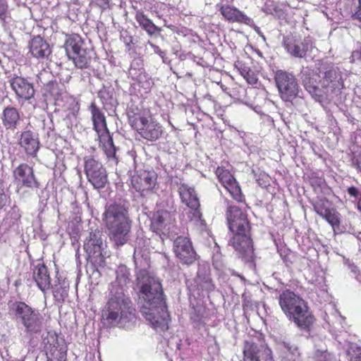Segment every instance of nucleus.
Listing matches in <instances>:
<instances>
[{
	"mask_svg": "<svg viewBox=\"0 0 361 361\" xmlns=\"http://www.w3.org/2000/svg\"><path fill=\"white\" fill-rule=\"evenodd\" d=\"M137 279L138 302L142 315L156 331H166L168 329L169 314L159 280L150 276L145 269L137 273Z\"/></svg>",
	"mask_w": 361,
	"mask_h": 361,
	"instance_id": "obj_1",
	"label": "nucleus"
},
{
	"mask_svg": "<svg viewBox=\"0 0 361 361\" xmlns=\"http://www.w3.org/2000/svg\"><path fill=\"white\" fill-rule=\"evenodd\" d=\"M130 283L126 267L116 271V279L109 287L108 301L102 310L104 323L110 326L128 327L135 318V310L124 291Z\"/></svg>",
	"mask_w": 361,
	"mask_h": 361,
	"instance_id": "obj_2",
	"label": "nucleus"
},
{
	"mask_svg": "<svg viewBox=\"0 0 361 361\" xmlns=\"http://www.w3.org/2000/svg\"><path fill=\"white\" fill-rule=\"evenodd\" d=\"M104 221L114 243L117 245L125 244L130 230V221L125 206L121 203L106 206L104 213Z\"/></svg>",
	"mask_w": 361,
	"mask_h": 361,
	"instance_id": "obj_3",
	"label": "nucleus"
},
{
	"mask_svg": "<svg viewBox=\"0 0 361 361\" xmlns=\"http://www.w3.org/2000/svg\"><path fill=\"white\" fill-rule=\"evenodd\" d=\"M279 302L283 313L298 326L306 329L313 323V316L306 302L293 291H283L279 297Z\"/></svg>",
	"mask_w": 361,
	"mask_h": 361,
	"instance_id": "obj_4",
	"label": "nucleus"
},
{
	"mask_svg": "<svg viewBox=\"0 0 361 361\" xmlns=\"http://www.w3.org/2000/svg\"><path fill=\"white\" fill-rule=\"evenodd\" d=\"M128 117L130 125L143 139L154 142L161 137L164 133L163 126L150 114L135 112L130 109L128 111Z\"/></svg>",
	"mask_w": 361,
	"mask_h": 361,
	"instance_id": "obj_5",
	"label": "nucleus"
},
{
	"mask_svg": "<svg viewBox=\"0 0 361 361\" xmlns=\"http://www.w3.org/2000/svg\"><path fill=\"white\" fill-rule=\"evenodd\" d=\"M9 314L13 319L22 324L27 333L36 334L42 328L43 317L38 310L24 302L16 301L8 304Z\"/></svg>",
	"mask_w": 361,
	"mask_h": 361,
	"instance_id": "obj_6",
	"label": "nucleus"
},
{
	"mask_svg": "<svg viewBox=\"0 0 361 361\" xmlns=\"http://www.w3.org/2000/svg\"><path fill=\"white\" fill-rule=\"evenodd\" d=\"M94 130L96 131L100 144L108 159H116V149L106 126L104 113L92 103L90 106Z\"/></svg>",
	"mask_w": 361,
	"mask_h": 361,
	"instance_id": "obj_7",
	"label": "nucleus"
},
{
	"mask_svg": "<svg viewBox=\"0 0 361 361\" xmlns=\"http://www.w3.org/2000/svg\"><path fill=\"white\" fill-rule=\"evenodd\" d=\"M102 232L95 230L90 233L88 238L84 243L88 259L95 266L102 267L104 264L105 259L109 256L106 248V244L102 238Z\"/></svg>",
	"mask_w": 361,
	"mask_h": 361,
	"instance_id": "obj_8",
	"label": "nucleus"
},
{
	"mask_svg": "<svg viewBox=\"0 0 361 361\" xmlns=\"http://www.w3.org/2000/svg\"><path fill=\"white\" fill-rule=\"evenodd\" d=\"M85 173L94 189H102L108 182L107 173L102 164L93 157H85Z\"/></svg>",
	"mask_w": 361,
	"mask_h": 361,
	"instance_id": "obj_9",
	"label": "nucleus"
},
{
	"mask_svg": "<svg viewBox=\"0 0 361 361\" xmlns=\"http://www.w3.org/2000/svg\"><path fill=\"white\" fill-rule=\"evenodd\" d=\"M275 80L283 100L290 102L298 95L299 86L293 74L279 71L276 74Z\"/></svg>",
	"mask_w": 361,
	"mask_h": 361,
	"instance_id": "obj_10",
	"label": "nucleus"
},
{
	"mask_svg": "<svg viewBox=\"0 0 361 361\" xmlns=\"http://www.w3.org/2000/svg\"><path fill=\"white\" fill-rule=\"evenodd\" d=\"M178 192L182 202L192 210V216H189L190 220L202 224V214L199 210L200 202L194 188L185 183H180Z\"/></svg>",
	"mask_w": 361,
	"mask_h": 361,
	"instance_id": "obj_11",
	"label": "nucleus"
},
{
	"mask_svg": "<svg viewBox=\"0 0 361 361\" xmlns=\"http://www.w3.org/2000/svg\"><path fill=\"white\" fill-rule=\"evenodd\" d=\"M226 216L229 229L233 235L249 233L247 216L238 207L229 206Z\"/></svg>",
	"mask_w": 361,
	"mask_h": 361,
	"instance_id": "obj_12",
	"label": "nucleus"
},
{
	"mask_svg": "<svg viewBox=\"0 0 361 361\" xmlns=\"http://www.w3.org/2000/svg\"><path fill=\"white\" fill-rule=\"evenodd\" d=\"M243 361H274L272 350L266 345H258L245 341L243 346Z\"/></svg>",
	"mask_w": 361,
	"mask_h": 361,
	"instance_id": "obj_13",
	"label": "nucleus"
},
{
	"mask_svg": "<svg viewBox=\"0 0 361 361\" xmlns=\"http://www.w3.org/2000/svg\"><path fill=\"white\" fill-rule=\"evenodd\" d=\"M173 251L177 258L183 264H190L196 259V252L187 237L178 236L174 240Z\"/></svg>",
	"mask_w": 361,
	"mask_h": 361,
	"instance_id": "obj_14",
	"label": "nucleus"
},
{
	"mask_svg": "<svg viewBox=\"0 0 361 361\" xmlns=\"http://www.w3.org/2000/svg\"><path fill=\"white\" fill-rule=\"evenodd\" d=\"M229 243L245 261L251 262L253 259L254 250L248 233L233 235Z\"/></svg>",
	"mask_w": 361,
	"mask_h": 361,
	"instance_id": "obj_15",
	"label": "nucleus"
},
{
	"mask_svg": "<svg viewBox=\"0 0 361 361\" xmlns=\"http://www.w3.org/2000/svg\"><path fill=\"white\" fill-rule=\"evenodd\" d=\"M311 44L310 37L302 39L293 36L284 37L283 42V46L286 51L292 56L297 58H303Z\"/></svg>",
	"mask_w": 361,
	"mask_h": 361,
	"instance_id": "obj_16",
	"label": "nucleus"
},
{
	"mask_svg": "<svg viewBox=\"0 0 361 361\" xmlns=\"http://www.w3.org/2000/svg\"><path fill=\"white\" fill-rule=\"evenodd\" d=\"M174 218L168 211H157L151 221V229L159 235H166L173 226Z\"/></svg>",
	"mask_w": 361,
	"mask_h": 361,
	"instance_id": "obj_17",
	"label": "nucleus"
},
{
	"mask_svg": "<svg viewBox=\"0 0 361 361\" xmlns=\"http://www.w3.org/2000/svg\"><path fill=\"white\" fill-rule=\"evenodd\" d=\"M13 178L17 185L34 188H39V183L35 178L32 167L27 164H21L13 172Z\"/></svg>",
	"mask_w": 361,
	"mask_h": 361,
	"instance_id": "obj_18",
	"label": "nucleus"
},
{
	"mask_svg": "<svg viewBox=\"0 0 361 361\" xmlns=\"http://www.w3.org/2000/svg\"><path fill=\"white\" fill-rule=\"evenodd\" d=\"M216 175L231 195L238 202H241L243 200L241 190L231 173L224 168L218 167L216 170Z\"/></svg>",
	"mask_w": 361,
	"mask_h": 361,
	"instance_id": "obj_19",
	"label": "nucleus"
},
{
	"mask_svg": "<svg viewBox=\"0 0 361 361\" xmlns=\"http://www.w3.org/2000/svg\"><path fill=\"white\" fill-rule=\"evenodd\" d=\"M8 82L18 99L29 100L34 96L33 85L25 78L14 75L9 79Z\"/></svg>",
	"mask_w": 361,
	"mask_h": 361,
	"instance_id": "obj_20",
	"label": "nucleus"
},
{
	"mask_svg": "<svg viewBox=\"0 0 361 361\" xmlns=\"http://www.w3.org/2000/svg\"><path fill=\"white\" fill-rule=\"evenodd\" d=\"M133 187L142 195L152 190L157 184V175L153 171H144L132 178Z\"/></svg>",
	"mask_w": 361,
	"mask_h": 361,
	"instance_id": "obj_21",
	"label": "nucleus"
},
{
	"mask_svg": "<svg viewBox=\"0 0 361 361\" xmlns=\"http://www.w3.org/2000/svg\"><path fill=\"white\" fill-rule=\"evenodd\" d=\"M18 144L29 156L35 157L39 148V141L37 134L31 130L21 133Z\"/></svg>",
	"mask_w": 361,
	"mask_h": 361,
	"instance_id": "obj_22",
	"label": "nucleus"
},
{
	"mask_svg": "<svg viewBox=\"0 0 361 361\" xmlns=\"http://www.w3.org/2000/svg\"><path fill=\"white\" fill-rule=\"evenodd\" d=\"M32 278L37 287L46 293L50 288L51 280L47 267L43 264H37L32 271Z\"/></svg>",
	"mask_w": 361,
	"mask_h": 361,
	"instance_id": "obj_23",
	"label": "nucleus"
},
{
	"mask_svg": "<svg viewBox=\"0 0 361 361\" xmlns=\"http://www.w3.org/2000/svg\"><path fill=\"white\" fill-rule=\"evenodd\" d=\"M222 16L228 20L250 25L253 21L236 8L217 4Z\"/></svg>",
	"mask_w": 361,
	"mask_h": 361,
	"instance_id": "obj_24",
	"label": "nucleus"
},
{
	"mask_svg": "<svg viewBox=\"0 0 361 361\" xmlns=\"http://www.w3.org/2000/svg\"><path fill=\"white\" fill-rule=\"evenodd\" d=\"M30 51L37 59H44L51 54L49 44L40 36H36L32 39Z\"/></svg>",
	"mask_w": 361,
	"mask_h": 361,
	"instance_id": "obj_25",
	"label": "nucleus"
},
{
	"mask_svg": "<svg viewBox=\"0 0 361 361\" xmlns=\"http://www.w3.org/2000/svg\"><path fill=\"white\" fill-rule=\"evenodd\" d=\"M324 85L332 92L337 93L343 87L341 75L336 70L332 69L325 73Z\"/></svg>",
	"mask_w": 361,
	"mask_h": 361,
	"instance_id": "obj_26",
	"label": "nucleus"
},
{
	"mask_svg": "<svg viewBox=\"0 0 361 361\" xmlns=\"http://www.w3.org/2000/svg\"><path fill=\"white\" fill-rule=\"evenodd\" d=\"M1 118L6 129L14 130L20 121V114L16 108L8 106L4 109Z\"/></svg>",
	"mask_w": 361,
	"mask_h": 361,
	"instance_id": "obj_27",
	"label": "nucleus"
},
{
	"mask_svg": "<svg viewBox=\"0 0 361 361\" xmlns=\"http://www.w3.org/2000/svg\"><path fill=\"white\" fill-rule=\"evenodd\" d=\"M84 42L82 37L78 34L68 35L66 39L65 49L68 58L84 50Z\"/></svg>",
	"mask_w": 361,
	"mask_h": 361,
	"instance_id": "obj_28",
	"label": "nucleus"
},
{
	"mask_svg": "<svg viewBox=\"0 0 361 361\" xmlns=\"http://www.w3.org/2000/svg\"><path fill=\"white\" fill-rule=\"evenodd\" d=\"M47 350V361H66L67 349L64 344H59L56 341L54 343L50 344Z\"/></svg>",
	"mask_w": 361,
	"mask_h": 361,
	"instance_id": "obj_29",
	"label": "nucleus"
},
{
	"mask_svg": "<svg viewBox=\"0 0 361 361\" xmlns=\"http://www.w3.org/2000/svg\"><path fill=\"white\" fill-rule=\"evenodd\" d=\"M135 18L139 25L150 36L154 35L156 32L161 31V28L154 24V23L141 11L136 12Z\"/></svg>",
	"mask_w": 361,
	"mask_h": 361,
	"instance_id": "obj_30",
	"label": "nucleus"
},
{
	"mask_svg": "<svg viewBox=\"0 0 361 361\" xmlns=\"http://www.w3.org/2000/svg\"><path fill=\"white\" fill-rule=\"evenodd\" d=\"M69 59L73 61L77 68L80 69L87 68L90 66L91 63L92 51L87 49L80 50V52H78Z\"/></svg>",
	"mask_w": 361,
	"mask_h": 361,
	"instance_id": "obj_31",
	"label": "nucleus"
},
{
	"mask_svg": "<svg viewBox=\"0 0 361 361\" xmlns=\"http://www.w3.org/2000/svg\"><path fill=\"white\" fill-rule=\"evenodd\" d=\"M53 295L55 300L59 302L64 301L65 298L68 296L69 290V283L68 281L63 280L59 281L53 287Z\"/></svg>",
	"mask_w": 361,
	"mask_h": 361,
	"instance_id": "obj_32",
	"label": "nucleus"
},
{
	"mask_svg": "<svg viewBox=\"0 0 361 361\" xmlns=\"http://www.w3.org/2000/svg\"><path fill=\"white\" fill-rule=\"evenodd\" d=\"M312 359L313 361H336V357L326 350H316Z\"/></svg>",
	"mask_w": 361,
	"mask_h": 361,
	"instance_id": "obj_33",
	"label": "nucleus"
},
{
	"mask_svg": "<svg viewBox=\"0 0 361 361\" xmlns=\"http://www.w3.org/2000/svg\"><path fill=\"white\" fill-rule=\"evenodd\" d=\"M49 91L55 99L58 100L66 93L64 85L57 82H52L49 86Z\"/></svg>",
	"mask_w": 361,
	"mask_h": 361,
	"instance_id": "obj_34",
	"label": "nucleus"
},
{
	"mask_svg": "<svg viewBox=\"0 0 361 361\" xmlns=\"http://www.w3.org/2000/svg\"><path fill=\"white\" fill-rule=\"evenodd\" d=\"M11 18L8 4L6 0H0V21L5 24Z\"/></svg>",
	"mask_w": 361,
	"mask_h": 361,
	"instance_id": "obj_35",
	"label": "nucleus"
},
{
	"mask_svg": "<svg viewBox=\"0 0 361 361\" xmlns=\"http://www.w3.org/2000/svg\"><path fill=\"white\" fill-rule=\"evenodd\" d=\"M334 228L340 224L339 214L334 209H330L326 215L322 217Z\"/></svg>",
	"mask_w": 361,
	"mask_h": 361,
	"instance_id": "obj_36",
	"label": "nucleus"
},
{
	"mask_svg": "<svg viewBox=\"0 0 361 361\" xmlns=\"http://www.w3.org/2000/svg\"><path fill=\"white\" fill-rule=\"evenodd\" d=\"M314 211L322 217L326 215V213L331 209L329 208L328 201L319 200L314 204Z\"/></svg>",
	"mask_w": 361,
	"mask_h": 361,
	"instance_id": "obj_37",
	"label": "nucleus"
},
{
	"mask_svg": "<svg viewBox=\"0 0 361 361\" xmlns=\"http://www.w3.org/2000/svg\"><path fill=\"white\" fill-rule=\"evenodd\" d=\"M261 10L267 15H274L278 12V6L274 0H266Z\"/></svg>",
	"mask_w": 361,
	"mask_h": 361,
	"instance_id": "obj_38",
	"label": "nucleus"
},
{
	"mask_svg": "<svg viewBox=\"0 0 361 361\" xmlns=\"http://www.w3.org/2000/svg\"><path fill=\"white\" fill-rule=\"evenodd\" d=\"M243 78L250 85L256 84L258 80L257 75L251 69L247 71V74H246Z\"/></svg>",
	"mask_w": 361,
	"mask_h": 361,
	"instance_id": "obj_39",
	"label": "nucleus"
},
{
	"mask_svg": "<svg viewBox=\"0 0 361 361\" xmlns=\"http://www.w3.org/2000/svg\"><path fill=\"white\" fill-rule=\"evenodd\" d=\"M143 257L144 255L142 253L141 250L138 247H135L133 257L136 267H137L138 265H142Z\"/></svg>",
	"mask_w": 361,
	"mask_h": 361,
	"instance_id": "obj_40",
	"label": "nucleus"
},
{
	"mask_svg": "<svg viewBox=\"0 0 361 361\" xmlns=\"http://www.w3.org/2000/svg\"><path fill=\"white\" fill-rule=\"evenodd\" d=\"M136 70L135 68H130L129 70V75L135 80H137L139 83L142 82L143 79L146 78V75L141 71L138 75H136Z\"/></svg>",
	"mask_w": 361,
	"mask_h": 361,
	"instance_id": "obj_41",
	"label": "nucleus"
},
{
	"mask_svg": "<svg viewBox=\"0 0 361 361\" xmlns=\"http://www.w3.org/2000/svg\"><path fill=\"white\" fill-rule=\"evenodd\" d=\"M235 67L238 69L239 73L244 78L247 74V71L250 69V67L245 66L240 61H238L235 64Z\"/></svg>",
	"mask_w": 361,
	"mask_h": 361,
	"instance_id": "obj_42",
	"label": "nucleus"
},
{
	"mask_svg": "<svg viewBox=\"0 0 361 361\" xmlns=\"http://www.w3.org/2000/svg\"><path fill=\"white\" fill-rule=\"evenodd\" d=\"M7 197L4 193L2 183H0V209L4 207L6 203Z\"/></svg>",
	"mask_w": 361,
	"mask_h": 361,
	"instance_id": "obj_43",
	"label": "nucleus"
},
{
	"mask_svg": "<svg viewBox=\"0 0 361 361\" xmlns=\"http://www.w3.org/2000/svg\"><path fill=\"white\" fill-rule=\"evenodd\" d=\"M305 87L306 90L313 96H319V95L317 92H319V89L316 86L310 85V84L308 85L307 82H305Z\"/></svg>",
	"mask_w": 361,
	"mask_h": 361,
	"instance_id": "obj_44",
	"label": "nucleus"
},
{
	"mask_svg": "<svg viewBox=\"0 0 361 361\" xmlns=\"http://www.w3.org/2000/svg\"><path fill=\"white\" fill-rule=\"evenodd\" d=\"M350 62H355L357 60L361 59V45L358 49L352 52L350 56Z\"/></svg>",
	"mask_w": 361,
	"mask_h": 361,
	"instance_id": "obj_45",
	"label": "nucleus"
},
{
	"mask_svg": "<svg viewBox=\"0 0 361 361\" xmlns=\"http://www.w3.org/2000/svg\"><path fill=\"white\" fill-rule=\"evenodd\" d=\"M351 271L354 273L356 280L361 283V274L359 272L357 268L354 264L349 265Z\"/></svg>",
	"mask_w": 361,
	"mask_h": 361,
	"instance_id": "obj_46",
	"label": "nucleus"
},
{
	"mask_svg": "<svg viewBox=\"0 0 361 361\" xmlns=\"http://www.w3.org/2000/svg\"><path fill=\"white\" fill-rule=\"evenodd\" d=\"M147 44L152 47L155 54H158L159 56L163 54V51L157 45L153 44L150 41H148Z\"/></svg>",
	"mask_w": 361,
	"mask_h": 361,
	"instance_id": "obj_47",
	"label": "nucleus"
},
{
	"mask_svg": "<svg viewBox=\"0 0 361 361\" xmlns=\"http://www.w3.org/2000/svg\"><path fill=\"white\" fill-rule=\"evenodd\" d=\"M348 193L352 196V197H357V194H358V190L355 187H350L348 189Z\"/></svg>",
	"mask_w": 361,
	"mask_h": 361,
	"instance_id": "obj_48",
	"label": "nucleus"
},
{
	"mask_svg": "<svg viewBox=\"0 0 361 361\" xmlns=\"http://www.w3.org/2000/svg\"><path fill=\"white\" fill-rule=\"evenodd\" d=\"M202 287L204 288L207 289V290H212L214 288V285L212 283V282H211V281L209 279H207L204 282V284L202 285Z\"/></svg>",
	"mask_w": 361,
	"mask_h": 361,
	"instance_id": "obj_49",
	"label": "nucleus"
},
{
	"mask_svg": "<svg viewBox=\"0 0 361 361\" xmlns=\"http://www.w3.org/2000/svg\"><path fill=\"white\" fill-rule=\"evenodd\" d=\"M358 3L359 6L355 16L358 20H361V0H358Z\"/></svg>",
	"mask_w": 361,
	"mask_h": 361,
	"instance_id": "obj_50",
	"label": "nucleus"
},
{
	"mask_svg": "<svg viewBox=\"0 0 361 361\" xmlns=\"http://www.w3.org/2000/svg\"><path fill=\"white\" fill-rule=\"evenodd\" d=\"M159 56L161 58L163 63L169 64L171 61L169 59V58L166 56V51H163V54H160Z\"/></svg>",
	"mask_w": 361,
	"mask_h": 361,
	"instance_id": "obj_51",
	"label": "nucleus"
},
{
	"mask_svg": "<svg viewBox=\"0 0 361 361\" xmlns=\"http://www.w3.org/2000/svg\"><path fill=\"white\" fill-rule=\"evenodd\" d=\"M356 164H357V168L361 172V153L358 156Z\"/></svg>",
	"mask_w": 361,
	"mask_h": 361,
	"instance_id": "obj_52",
	"label": "nucleus"
},
{
	"mask_svg": "<svg viewBox=\"0 0 361 361\" xmlns=\"http://www.w3.org/2000/svg\"><path fill=\"white\" fill-rule=\"evenodd\" d=\"M357 208L360 211H361V194H360V197L359 198V201L357 202Z\"/></svg>",
	"mask_w": 361,
	"mask_h": 361,
	"instance_id": "obj_53",
	"label": "nucleus"
},
{
	"mask_svg": "<svg viewBox=\"0 0 361 361\" xmlns=\"http://www.w3.org/2000/svg\"><path fill=\"white\" fill-rule=\"evenodd\" d=\"M355 361H361V353L355 357Z\"/></svg>",
	"mask_w": 361,
	"mask_h": 361,
	"instance_id": "obj_54",
	"label": "nucleus"
},
{
	"mask_svg": "<svg viewBox=\"0 0 361 361\" xmlns=\"http://www.w3.org/2000/svg\"><path fill=\"white\" fill-rule=\"evenodd\" d=\"M255 30L256 32H257L258 33L259 32V28L258 27H255Z\"/></svg>",
	"mask_w": 361,
	"mask_h": 361,
	"instance_id": "obj_55",
	"label": "nucleus"
}]
</instances>
